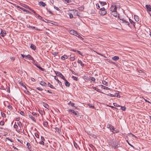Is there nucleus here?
Returning a JSON list of instances; mask_svg holds the SVG:
<instances>
[{
	"mask_svg": "<svg viewBox=\"0 0 151 151\" xmlns=\"http://www.w3.org/2000/svg\"><path fill=\"white\" fill-rule=\"evenodd\" d=\"M99 14L102 15H104L106 14V11L105 10V9L104 7H102L100 9L99 12Z\"/></svg>",
	"mask_w": 151,
	"mask_h": 151,
	"instance_id": "nucleus-1",
	"label": "nucleus"
},
{
	"mask_svg": "<svg viewBox=\"0 0 151 151\" xmlns=\"http://www.w3.org/2000/svg\"><path fill=\"white\" fill-rule=\"evenodd\" d=\"M55 72L57 76L61 78L63 80H65V77L60 73L58 71Z\"/></svg>",
	"mask_w": 151,
	"mask_h": 151,
	"instance_id": "nucleus-2",
	"label": "nucleus"
},
{
	"mask_svg": "<svg viewBox=\"0 0 151 151\" xmlns=\"http://www.w3.org/2000/svg\"><path fill=\"white\" fill-rule=\"evenodd\" d=\"M118 143V142L116 140L112 141V142H109V145L111 146L112 147H113V146Z\"/></svg>",
	"mask_w": 151,
	"mask_h": 151,
	"instance_id": "nucleus-3",
	"label": "nucleus"
},
{
	"mask_svg": "<svg viewBox=\"0 0 151 151\" xmlns=\"http://www.w3.org/2000/svg\"><path fill=\"white\" fill-rule=\"evenodd\" d=\"M107 127L108 129H109L111 132H113V131H114V127L111 124H108L107 125Z\"/></svg>",
	"mask_w": 151,
	"mask_h": 151,
	"instance_id": "nucleus-4",
	"label": "nucleus"
},
{
	"mask_svg": "<svg viewBox=\"0 0 151 151\" xmlns=\"http://www.w3.org/2000/svg\"><path fill=\"white\" fill-rule=\"evenodd\" d=\"M70 12H71L74 15H77L78 16V14H79L78 12L75 9H73L71 10Z\"/></svg>",
	"mask_w": 151,
	"mask_h": 151,
	"instance_id": "nucleus-5",
	"label": "nucleus"
},
{
	"mask_svg": "<svg viewBox=\"0 0 151 151\" xmlns=\"http://www.w3.org/2000/svg\"><path fill=\"white\" fill-rule=\"evenodd\" d=\"M110 10L111 12L116 11V7L115 6H112L110 8Z\"/></svg>",
	"mask_w": 151,
	"mask_h": 151,
	"instance_id": "nucleus-6",
	"label": "nucleus"
},
{
	"mask_svg": "<svg viewBox=\"0 0 151 151\" xmlns=\"http://www.w3.org/2000/svg\"><path fill=\"white\" fill-rule=\"evenodd\" d=\"M120 20H121V23H124L125 24H126V25H128L129 24V22L125 21L124 19H120Z\"/></svg>",
	"mask_w": 151,
	"mask_h": 151,
	"instance_id": "nucleus-7",
	"label": "nucleus"
},
{
	"mask_svg": "<svg viewBox=\"0 0 151 151\" xmlns=\"http://www.w3.org/2000/svg\"><path fill=\"white\" fill-rule=\"evenodd\" d=\"M25 58L26 59H29L32 60H34V58L29 54L26 55Z\"/></svg>",
	"mask_w": 151,
	"mask_h": 151,
	"instance_id": "nucleus-8",
	"label": "nucleus"
},
{
	"mask_svg": "<svg viewBox=\"0 0 151 151\" xmlns=\"http://www.w3.org/2000/svg\"><path fill=\"white\" fill-rule=\"evenodd\" d=\"M111 13L112 15L116 17H117V16L118 17V14H117L116 11L111 12Z\"/></svg>",
	"mask_w": 151,
	"mask_h": 151,
	"instance_id": "nucleus-9",
	"label": "nucleus"
},
{
	"mask_svg": "<svg viewBox=\"0 0 151 151\" xmlns=\"http://www.w3.org/2000/svg\"><path fill=\"white\" fill-rule=\"evenodd\" d=\"M145 7L147 8V10L149 12L151 11V6L150 5H146Z\"/></svg>",
	"mask_w": 151,
	"mask_h": 151,
	"instance_id": "nucleus-10",
	"label": "nucleus"
},
{
	"mask_svg": "<svg viewBox=\"0 0 151 151\" xmlns=\"http://www.w3.org/2000/svg\"><path fill=\"white\" fill-rule=\"evenodd\" d=\"M14 128L16 129L17 132H19L20 129H19L18 126L17 124H14Z\"/></svg>",
	"mask_w": 151,
	"mask_h": 151,
	"instance_id": "nucleus-11",
	"label": "nucleus"
},
{
	"mask_svg": "<svg viewBox=\"0 0 151 151\" xmlns=\"http://www.w3.org/2000/svg\"><path fill=\"white\" fill-rule=\"evenodd\" d=\"M70 33L71 34L74 35H76V34L78 35V33L77 32L74 30H71L70 31Z\"/></svg>",
	"mask_w": 151,
	"mask_h": 151,
	"instance_id": "nucleus-12",
	"label": "nucleus"
},
{
	"mask_svg": "<svg viewBox=\"0 0 151 151\" xmlns=\"http://www.w3.org/2000/svg\"><path fill=\"white\" fill-rule=\"evenodd\" d=\"M29 117L31 118L33 121H34V122H36V120L35 118L32 115H29Z\"/></svg>",
	"mask_w": 151,
	"mask_h": 151,
	"instance_id": "nucleus-13",
	"label": "nucleus"
},
{
	"mask_svg": "<svg viewBox=\"0 0 151 151\" xmlns=\"http://www.w3.org/2000/svg\"><path fill=\"white\" fill-rule=\"evenodd\" d=\"M100 86L101 87V88H103L104 89H106V90H110V88H109L108 87L104 86L103 85H101Z\"/></svg>",
	"mask_w": 151,
	"mask_h": 151,
	"instance_id": "nucleus-14",
	"label": "nucleus"
},
{
	"mask_svg": "<svg viewBox=\"0 0 151 151\" xmlns=\"http://www.w3.org/2000/svg\"><path fill=\"white\" fill-rule=\"evenodd\" d=\"M1 34L2 37H4L6 35V33L4 30V31L3 30H1Z\"/></svg>",
	"mask_w": 151,
	"mask_h": 151,
	"instance_id": "nucleus-15",
	"label": "nucleus"
},
{
	"mask_svg": "<svg viewBox=\"0 0 151 151\" xmlns=\"http://www.w3.org/2000/svg\"><path fill=\"white\" fill-rule=\"evenodd\" d=\"M65 81V85L68 87H69L70 86V83L68 82L65 79V80H64Z\"/></svg>",
	"mask_w": 151,
	"mask_h": 151,
	"instance_id": "nucleus-16",
	"label": "nucleus"
},
{
	"mask_svg": "<svg viewBox=\"0 0 151 151\" xmlns=\"http://www.w3.org/2000/svg\"><path fill=\"white\" fill-rule=\"evenodd\" d=\"M99 2L100 4L102 6L106 4V3L105 1H99Z\"/></svg>",
	"mask_w": 151,
	"mask_h": 151,
	"instance_id": "nucleus-17",
	"label": "nucleus"
},
{
	"mask_svg": "<svg viewBox=\"0 0 151 151\" xmlns=\"http://www.w3.org/2000/svg\"><path fill=\"white\" fill-rule=\"evenodd\" d=\"M17 124L20 129L21 127H22V124L20 122H17Z\"/></svg>",
	"mask_w": 151,
	"mask_h": 151,
	"instance_id": "nucleus-18",
	"label": "nucleus"
},
{
	"mask_svg": "<svg viewBox=\"0 0 151 151\" xmlns=\"http://www.w3.org/2000/svg\"><path fill=\"white\" fill-rule=\"evenodd\" d=\"M39 5L40 6H44L46 5V4H45V3L43 2V1H40L39 3Z\"/></svg>",
	"mask_w": 151,
	"mask_h": 151,
	"instance_id": "nucleus-19",
	"label": "nucleus"
},
{
	"mask_svg": "<svg viewBox=\"0 0 151 151\" xmlns=\"http://www.w3.org/2000/svg\"><path fill=\"white\" fill-rule=\"evenodd\" d=\"M119 57L117 56H114V57L112 58V59L114 60H119Z\"/></svg>",
	"mask_w": 151,
	"mask_h": 151,
	"instance_id": "nucleus-20",
	"label": "nucleus"
},
{
	"mask_svg": "<svg viewBox=\"0 0 151 151\" xmlns=\"http://www.w3.org/2000/svg\"><path fill=\"white\" fill-rule=\"evenodd\" d=\"M68 14L69 15L70 18L72 19L73 18V14L71 12H68Z\"/></svg>",
	"mask_w": 151,
	"mask_h": 151,
	"instance_id": "nucleus-21",
	"label": "nucleus"
},
{
	"mask_svg": "<svg viewBox=\"0 0 151 151\" xmlns=\"http://www.w3.org/2000/svg\"><path fill=\"white\" fill-rule=\"evenodd\" d=\"M27 148L28 149L30 150V149L31 148V145L30 144L29 142H27Z\"/></svg>",
	"mask_w": 151,
	"mask_h": 151,
	"instance_id": "nucleus-22",
	"label": "nucleus"
},
{
	"mask_svg": "<svg viewBox=\"0 0 151 151\" xmlns=\"http://www.w3.org/2000/svg\"><path fill=\"white\" fill-rule=\"evenodd\" d=\"M68 111H69L71 112L72 113H73L75 115H77V113L73 110L69 109L68 110Z\"/></svg>",
	"mask_w": 151,
	"mask_h": 151,
	"instance_id": "nucleus-23",
	"label": "nucleus"
},
{
	"mask_svg": "<svg viewBox=\"0 0 151 151\" xmlns=\"http://www.w3.org/2000/svg\"><path fill=\"white\" fill-rule=\"evenodd\" d=\"M75 58L74 56H72L71 55H70V59L71 61H74L75 60Z\"/></svg>",
	"mask_w": 151,
	"mask_h": 151,
	"instance_id": "nucleus-24",
	"label": "nucleus"
},
{
	"mask_svg": "<svg viewBox=\"0 0 151 151\" xmlns=\"http://www.w3.org/2000/svg\"><path fill=\"white\" fill-rule=\"evenodd\" d=\"M40 84L43 86H45L46 85V83L43 81H41L40 82Z\"/></svg>",
	"mask_w": 151,
	"mask_h": 151,
	"instance_id": "nucleus-25",
	"label": "nucleus"
},
{
	"mask_svg": "<svg viewBox=\"0 0 151 151\" xmlns=\"http://www.w3.org/2000/svg\"><path fill=\"white\" fill-rule=\"evenodd\" d=\"M55 131L58 133V134H60L61 132L60 130L59 129V128L56 127L55 128Z\"/></svg>",
	"mask_w": 151,
	"mask_h": 151,
	"instance_id": "nucleus-26",
	"label": "nucleus"
},
{
	"mask_svg": "<svg viewBox=\"0 0 151 151\" xmlns=\"http://www.w3.org/2000/svg\"><path fill=\"white\" fill-rule=\"evenodd\" d=\"M61 59L64 60L65 59L68 58V56L66 55H64L63 56H61Z\"/></svg>",
	"mask_w": 151,
	"mask_h": 151,
	"instance_id": "nucleus-27",
	"label": "nucleus"
},
{
	"mask_svg": "<svg viewBox=\"0 0 151 151\" xmlns=\"http://www.w3.org/2000/svg\"><path fill=\"white\" fill-rule=\"evenodd\" d=\"M134 18L135 19V20L136 22H138L139 20V17L137 16L134 15Z\"/></svg>",
	"mask_w": 151,
	"mask_h": 151,
	"instance_id": "nucleus-28",
	"label": "nucleus"
},
{
	"mask_svg": "<svg viewBox=\"0 0 151 151\" xmlns=\"http://www.w3.org/2000/svg\"><path fill=\"white\" fill-rule=\"evenodd\" d=\"M29 27L32 29H34L35 30H39L40 29H38V28L35 27L33 26H29Z\"/></svg>",
	"mask_w": 151,
	"mask_h": 151,
	"instance_id": "nucleus-29",
	"label": "nucleus"
},
{
	"mask_svg": "<svg viewBox=\"0 0 151 151\" xmlns=\"http://www.w3.org/2000/svg\"><path fill=\"white\" fill-rule=\"evenodd\" d=\"M30 47L31 49H32L34 50H35L36 49V46L32 44L30 46Z\"/></svg>",
	"mask_w": 151,
	"mask_h": 151,
	"instance_id": "nucleus-30",
	"label": "nucleus"
},
{
	"mask_svg": "<svg viewBox=\"0 0 151 151\" xmlns=\"http://www.w3.org/2000/svg\"><path fill=\"white\" fill-rule=\"evenodd\" d=\"M78 63H79L82 66H84V64L82 62L81 60H78Z\"/></svg>",
	"mask_w": 151,
	"mask_h": 151,
	"instance_id": "nucleus-31",
	"label": "nucleus"
},
{
	"mask_svg": "<svg viewBox=\"0 0 151 151\" xmlns=\"http://www.w3.org/2000/svg\"><path fill=\"white\" fill-rule=\"evenodd\" d=\"M129 22H130V23L132 24L133 26L134 27L135 25V23L131 19H129Z\"/></svg>",
	"mask_w": 151,
	"mask_h": 151,
	"instance_id": "nucleus-32",
	"label": "nucleus"
},
{
	"mask_svg": "<svg viewBox=\"0 0 151 151\" xmlns=\"http://www.w3.org/2000/svg\"><path fill=\"white\" fill-rule=\"evenodd\" d=\"M43 105L46 108H48L49 107L48 105L45 103L44 102L43 103Z\"/></svg>",
	"mask_w": 151,
	"mask_h": 151,
	"instance_id": "nucleus-33",
	"label": "nucleus"
},
{
	"mask_svg": "<svg viewBox=\"0 0 151 151\" xmlns=\"http://www.w3.org/2000/svg\"><path fill=\"white\" fill-rule=\"evenodd\" d=\"M43 125L46 127H47L48 126V122H43Z\"/></svg>",
	"mask_w": 151,
	"mask_h": 151,
	"instance_id": "nucleus-34",
	"label": "nucleus"
},
{
	"mask_svg": "<svg viewBox=\"0 0 151 151\" xmlns=\"http://www.w3.org/2000/svg\"><path fill=\"white\" fill-rule=\"evenodd\" d=\"M102 83L106 86H108V83L105 81H102Z\"/></svg>",
	"mask_w": 151,
	"mask_h": 151,
	"instance_id": "nucleus-35",
	"label": "nucleus"
},
{
	"mask_svg": "<svg viewBox=\"0 0 151 151\" xmlns=\"http://www.w3.org/2000/svg\"><path fill=\"white\" fill-rule=\"evenodd\" d=\"M76 35H75V36L78 37L80 39H81L82 40H83V38L81 37V36L79 35L78 33V35L76 34Z\"/></svg>",
	"mask_w": 151,
	"mask_h": 151,
	"instance_id": "nucleus-36",
	"label": "nucleus"
},
{
	"mask_svg": "<svg viewBox=\"0 0 151 151\" xmlns=\"http://www.w3.org/2000/svg\"><path fill=\"white\" fill-rule=\"evenodd\" d=\"M48 85L50 88H54V87L53 86L49 83H48Z\"/></svg>",
	"mask_w": 151,
	"mask_h": 151,
	"instance_id": "nucleus-37",
	"label": "nucleus"
},
{
	"mask_svg": "<svg viewBox=\"0 0 151 151\" xmlns=\"http://www.w3.org/2000/svg\"><path fill=\"white\" fill-rule=\"evenodd\" d=\"M68 104L73 107L74 106V104L73 103L71 102V101H70V102L68 103Z\"/></svg>",
	"mask_w": 151,
	"mask_h": 151,
	"instance_id": "nucleus-38",
	"label": "nucleus"
},
{
	"mask_svg": "<svg viewBox=\"0 0 151 151\" xmlns=\"http://www.w3.org/2000/svg\"><path fill=\"white\" fill-rule=\"evenodd\" d=\"M19 84L20 85H21V86H23L24 88H26V86L24 84L22 83V82H19Z\"/></svg>",
	"mask_w": 151,
	"mask_h": 151,
	"instance_id": "nucleus-39",
	"label": "nucleus"
},
{
	"mask_svg": "<svg viewBox=\"0 0 151 151\" xmlns=\"http://www.w3.org/2000/svg\"><path fill=\"white\" fill-rule=\"evenodd\" d=\"M114 96H116L118 97H120V96L119 95V93H116L115 94V95H114Z\"/></svg>",
	"mask_w": 151,
	"mask_h": 151,
	"instance_id": "nucleus-40",
	"label": "nucleus"
},
{
	"mask_svg": "<svg viewBox=\"0 0 151 151\" xmlns=\"http://www.w3.org/2000/svg\"><path fill=\"white\" fill-rule=\"evenodd\" d=\"M89 146L92 148L93 150H94V149L95 148L94 146L92 144H90L89 145Z\"/></svg>",
	"mask_w": 151,
	"mask_h": 151,
	"instance_id": "nucleus-41",
	"label": "nucleus"
},
{
	"mask_svg": "<svg viewBox=\"0 0 151 151\" xmlns=\"http://www.w3.org/2000/svg\"><path fill=\"white\" fill-rule=\"evenodd\" d=\"M39 143L40 144V145H44V141H42L41 140V141H40L39 142Z\"/></svg>",
	"mask_w": 151,
	"mask_h": 151,
	"instance_id": "nucleus-42",
	"label": "nucleus"
},
{
	"mask_svg": "<svg viewBox=\"0 0 151 151\" xmlns=\"http://www.w3.org/2000/svg\"><path fill=\"white\" fill-rule=\"evenodd\" d=\"M35 136L37 138H39V135L37 133H35Z\"/></svg>",
	"mask_w": 151,
	"mask_h": 151,
	"instance_id": "nucleus-43",
	"label": "nucleus"
},
{
	"mask_svg": "<svg viewBox=\"0 0 151 151\" xmlns=\"http://www.w3.org/2000/svg\"><path fill=\"white\" fill-rule=\"evenodd\" d=\"M4 121H1L0 122V125L1 126H3L4 124Z\"/></svg>",
	"mask_w": 151,
	"mask_h": 151,
	"instance_id": "nucleus-44",
	"label": "nucleus"
},
{
	"mask_svg": "<svg viewBox=\"0 0 151 151\" xmlns=\"http://www.w3.org/2000/svg\"><path fill=\"white\" fill-rule=\"evenodd\" d=\"M36 15L37 16V17L40 19H42V17L40 16V15L37 14H36Z\"/></svg>",
	"mask_w": 151,
	"mask_h": 151,
	"instance_id": "nucleus-45",
	"label": "nucleus"
},
{
	"mask_svg": "<svg viewBox=\"0 0 151 151\" xmlns=\"http://www.w3.org/2000/svg\"><path fill=\"white\" fill-rule=\"evenodd\" d=\"M88 105L89 106V107H90V108H94V106H93L91 104H88Z\"/></svg>",
	"mask_w": 151,
	"mask_h": 151,
	"instance_id": "nucleus-46",
	"label": "nucleus"
},
{
	"mask_svg": "<svg viewBox=\"0 0 151 151\" xmlns=\"http://www.w3.org/2000/svg\"><path fill=\"white\" fill-rule=\"evenodd\" d=\"M121 109L123 111H125L126 109V107L124 106H121Z\"/></svg>",
	"mask_w": 151,
	"mask_h": 151,
	"instance_id": "nucleus-47",
	"label": "nucleus"
},
{
	"mask_svg": "<svg viewBox=\"0 0 151 151\" xmlns=\"http://www.w3.org/2000/svg\"><path fill=\"white\" fill-rule=\"evenodd\" d=\"M113 105L117 107H119L120 106L119 105H118L116 103H114Z\"/></svg>",
	"mask_w": 151,
	"mask_h": 151,
	"instance_id": "nucleus-48",
	"label": "nucleus"
},
{
	"mask_svg": "<svg viewBox=\"0 0 151 151\" xmlns=\"http://www.w3.org/2000/svg\"><path fill=\"white\" fill-rule=\"evenodd\" d=\"M72 78L75 80H76V81H77L78 80V78L77 77H75L74 76H73Z\"/></svg>",
	"mask_w": 151,
	"mask_h": 151,
	"instance_id": "nucleus-49",
	"label": "nucleus"
},
{
	"mask_svg": "<svg viewBox=\"0 0 151 151\" xmlns=\"http://www.w3.org/2000/svg\"><path fill=\"white\" fill-rule=\"evenodd\" d=\"M118 143H117V144L114 145L113 146V147L114 148V149H116L118 148Z\"/></svg>",
	"mask_w": 151,
	"mask_h": 151,
	"instance_id": "nucleus-50",
	"label": "nucleus"
},
{
	"mask_svg": "<svg viewBox=\"0 0 151 151\" xmlns=\"http://www.w3.org/2000/svg\"><path fill=\"white\" fill-rule=\"evenodd\" d=\"M74 146H75V147L76 148H77L78 147V145H77V143L76 142H74Z\"/></svg>",
	"mask_w": 151,
	"mask_h": 151,
	"instance_id": "nucleus-51",
	"label": "nucleus"
},
{
	"mask_svg": "<svg viewBox=\"0 0 151 151\" xmlns=\"http://www.w3.org/2000/svg\"><path fill=\"white\" fill-rule=\"evenodd\" d=\"M1 116H2V117H5L6 115H5V114L4 113H1Z\"/></svg>",
	"mask_w": 151,
	"mask_h": 151,
	"instance_id": "nucleus-52",
	"label": "nucleus"
},
{
	"mask_svg": "<svg viewBox=\"0 0 151 151\" xmlns=\"http://www.w3.org/2000/svg\"><path fill=\"white\" fill-rule=\"evenodd\" d=\"M37 67L39 68V69H40V70H41L42 71L43 70V69L42 68V67H41L40 66L38 65V66Z\"/></svg>",
	"mask_w": 151,
	"mask_h": 151,
	"instance_id": "nucleus-53",
	"label": "nucleus"
},
{
	"mask_svg": "<svg viewBox=\"0 0 151 151\" xmlns=\"http://www.w3.org/2000/svg\"><path fill=\"white\" fill-rule=\"evenodd\" d=\"M93 89L98 91H99V89L97 88H96L95 87H93Z\"/></svg>",
	"mask_w": 151,
	"mask_h": 151,
	"instance_id": "nucleus-54",
	"label": "nucleus"
},
{
	"mask_svg": "<svg viewBox=\"0 0 151 151\" xmlns=\"http://www.w3.org/2000/svg\"><path fill=\"white\" fill-rule=\"evenodd\" d=\"M10 59H11V60H12L13 61L14 60H15V58L14 57H11L10 58Z\"/></svg>",
	"mask_w": 151,
	"mask_h": 151,
	"instance_id": "nucleus-55",
	"label": "nucleus"
},
{
	"mask_svg": "<svg viewBox=\"0 0 151 151\" xmlns=\"http://www.w3.org/2000/svg\"><path fill=\"white\" fill-rule=\"evenodd\" d=\"M36 88L37 90H40V91H42L43 90V89H42V88H41L40 87H38L37 88Z\"/></svg>",
	"mask_w": 151,
	"mask_h": 151,
	"instance_id": "nucleus-56",
	"label": "nucleus"
},
{
	"mask_svg": "<svg viewBox=\"0 0 151 151\" xmlns=\"http://www.w3.org/2000/svg\"><path fill=\"white\" fill-rule=\"evenodd\" d=\"M8 108L10 109H12V106L10 105H9L8 106Z\"/></svg>",
	"mask_w": 151,
	"mask_h": 151,
	"instance_id": "nucleus-57",
	"label": "nucleus"
},
{
	"mask_svg": "<svg viewBox=\"0 0 151 151\" xmlns=\"http://www.w3.org/2000/svg\"><path fill=\"white\" fill-rule=\"evenodd\" d=\"M107 95H108L109 96H112V97H114V95H113V94H110V93H109V94H107Z\"/></svg>",
	"mask_w": 151,
	"mask_h": 151,
	"instance_id": "nucleus-58",
	"label": "nucleus"
},
{
	"mask_svg": "<svg viewBox=\"0 0 151 151\" xmlns=\"http://www.w3.org/2000/svg\"><path fill=\"white\" fill-rule=\"evenodd\" d=\"M96 7L97 9H99L100 8V7L98 4H96Z\"/></svg>",
	"mask_w": 151,
	"mask_h": 151,
	"instance_id": "nucleus-59",
	"label": "nucleus"
},
{
	"mask_svg": "<svg viewBox=\"0 0 151 151\" xmlns=\"http://www.w3.org/2000/svg\"><path fill=\"white\" fill-rule=\"evenodd\" d=\"M91 80L93 81H95V78L93 77H91Z\"/></svg>",
	"mask_w": 151,
	"mask_h": 151,
	"instance_id": "nucleus-60",
	"label": "nucleus"
},
{
	"mask_svg": "<svg viewBox=\"0 0 151 151\" xmlns=\"http://www.w3.org/2000/svg\"><path fill=\"white\" fill-rule=\"evenodd\" d=\"M32 114L33 115L35 116H37V114L36 113H35V112H32Z\"/></svg>",
	"mask_w": 151,
	"mask_h": 151,
	"instance_id": "nucleus-61",
	"label": "nucleus"
},
{
	"mask_svg": "<svg viewBox=\"0 0 151 151\" xmlns=\"http://www.w3.org/2000/svg\"><path fill=\"white\" fill-rule=\"evenodd\" d=\"M108 62L110 63H112L114 64H116V63L115 62H114L112 61H110V60H109L108 61Z\"/></svg>",
	"mask_w": 151,
	"mask_h": 151,
	"instance_id": "nucleus-62",
	"label": "nucleus"
},
{
	"mask_svg": "<svg viewBox=\"0 0 151 151\" xmlns=\"http://www.w3.org/2000/svg\"><path fill=\"white\" fill-rule=\"evenodd\" d=\"M70 50L71 51H73L74 52H77V51H78L77 50H75V49H71Z\"/></svg>",
	"mask_w": 151,
	"mask_h": 151,
	"instance_id": "nucleus-63",
	"label": "nucleus"
},
{
	"mask_svg": "<svg viewBox=\"0 0 151 151\" xmlns=\"http://www.w3.org/2000/svg\"><path fill=\"white\" fill-rule=\"evenodd\" d=\"M54 8H55V9H56V10H58V11H59V10H60V9H59L58 8V7H56L55 6H54Z\"/></svg>",
	"mask_w": 151,
	"mask_h": 151,
	"instance_id": "nucleus-64",
	"label": "nucleus"
}]
</instances>
